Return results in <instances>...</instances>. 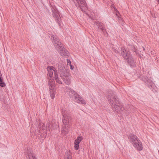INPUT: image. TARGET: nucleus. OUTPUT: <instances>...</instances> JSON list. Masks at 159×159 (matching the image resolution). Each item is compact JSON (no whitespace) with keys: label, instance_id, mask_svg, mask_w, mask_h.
Wrapping results in <instances>:
<instances>
[{"label":"nucleus","instance_id":"f257e3e1","mask_svg":"<svg viewBox=\"0 0 159 159\" xmlns=\"http://www.w3.org/2000/svg\"><path fill=\"white\" fill-rule=\"evenodd\" d=\"M61 112L63 116L62 120L63 123L62 133L65 134L68 132V125L71 119V114L68 111H67L65 108L62 109Z\"/></svg>","mask_w":159,"mask_h":159},{"label":"nucleus","instance_id":"f03ea898","mask_svg":"<svg viewBox=\"0 0 159 159\" xmlns=\"http://www.w3.org/2000/svg\"><path fill=\"white\" fill-rule=\"evenodd\" d=\"M51 39L55 48L60 55L63 57L68 56V52L67 50H64V48L62 44L60 42L58 37L56 35H52Z\"/></svg>","mask_w":159,"mask_h":159},{"label":"nucleus","instance_id":"7ed1b4c3","mask_svg":"<svg viewBox=\"0 0 159 159\" xmlns=\"http://www.w3.org/2000/svg\"><path fill=\"white\" fill-rule=\"evenodd\" d=\"M108 100L110 105L114 110L117 113L121 112L124 110L122 104L120 103L118 98H116L114 95L109 96Z\"/></svg>","mask_w":159,"mask_h":159},{"label":"nucleus","instance_id":"20e7f679","mask_svg":"<svg viewBox=\"0 0 159 159\" xmlns=\"http://www.w3.org/2000/svg\"><path fill=\"white\" fill-rule=\"evenodd\" d=\"M47 70L48 71L47 74V77L48 81L49 82V80L51 79L52 82L55 83L54 78H55L56 82L59 84H61V81L59 79L57 71L56 70L55 67L52 66H48L47 67Z\"/></svg>","mask_w":159,"mask_h":159},{"label":"nucleus","instance_id":"39448f33","mask_svg":"<svg viewBox=\"0 0 159 159\" xmlns=\"http://www.w3.org/2000/svg\"><path fill=\"white\" fill-rule=\"evenodd\" d=\"M120 51L121 55L127 61L130 66L133 67L135 66L136 65V62L132 56L129 52H127L124 47H121Z\"/></svg>","mask_w":159,"mask_h":159},{"label":"nucleus","instance_id":"423d86ee","mask_svg":"<svg viewBox=\"0 0 159 159\" xmlns=\"http://www.w3.org/2000/svg\"><path fill=\"white\" fill-rule=\"evenodd\" d=\"M67 92L70 98L75 101L79 103L86 104L84 100L72 89L70 88H67Z\"/></svg>","mask_w":159,"mask_h":159},{"label":"nucleus","instance_id":"0eeeda50","mask_svg":"<svg viewBox=\"0 0 159 159\" xmlns=\"http://www.w3.org/2000/svg\"><path fill=\"white\" fill-rule=\"evenodd\" d=\"M58 73L64 82L67 85L71 83V76L64 67L59 66Z\"/></svg>","mask_w":159,"mask_h":159},{"label":"nucleus","instance_id":"6e6552de","mask_svg":"<svg viewBox=\"0 0 159 159\" xmlns=\"http://www.w3.org/2000/svg\"><path fill=\"white\" fill-rule=\"evenodd\" d=\"M75 5L78 8H80L83 12L86 11L88 9L85 0H75Z\"/></svg>","mask_w":159,"mask_h":159},{"label":"nucleus","instance_id":"1a4fd4ad","mask_svg":"<svg viewBox=\"0 0 159 159\" xmlns=\"http://www.w3.org/2000/svg\"><path fill=\"white\" fill-rule=\"evenodd\" d=\"M51 5L53 16L55 19L56 21L58 24H60L61 19L59 11L55 6H53L52 4H51Z\"/></svg>","mask_w":159,"mask_h":159},{"label":"nucleus","instance_id":"9d476101","mask_svg":"<svg viewBox=\"0 0 159 159\" xmlns=\"http://www.w3.org/2000/svg\"><path fill=\"white\" fill-rule=\"evenodd\" d=\"M52 81H52L50 79L48 84L49 86L50 97L52 99H53L55 97L56 90L55 89L54 82Z\"/></svg>","mask_w":159,"mask_h":159},{"label":"nucleus","instance_id":"9b49d317","mask_svg":"<svg viewBox=\"0 0 159 159\" xmlns=\"http://www.w3.org/2000/svg\"><path fill=\"white\" fill-rule=\"evenodd\" d=\"M128 139L129 141L133 145L138 141L139 139L138 137L133 134L130 133L128 136Z\"/></svg>","mask_w":159,"mask_h":159},{"label":"nucleus","instance_id":"f8f14e48","mask_svg":"<svg viewBox=\"0 0 159 159\" xmlns=\"http://www.w3.org/2000/svg\"><path fill=\"white\" fill-rule=\"evenodd\" d=\"M46 125V127L44 124H40L39 125L38 127L40 129H46L47 130H49L50 131H51L52 130V123L50 122H48Z\"/></svg>","mask_w":159,"mask_h":159},{"label":"nucleus","instance_id":"ddd939ff","mask_svg":"<svg viewBox=\"0 0 159 159\" xmlns=\"http://www.w3.org/2000/svg\"><path fill=\"white\" fill-rule=\"evenodd\" d=\"M25 155L27 159H36L34 154L30 148H27V152H25Z\"/></svg>","mask_w":159,"mask_h":159},{"label":"nucleus","instance_id":"4468645a","mask_svg":"<svg viewBox=\"0 0 159 159\" xmlns=\"http://www.w3.org/2000/svg\"><path fill=\"white\" fill-rule=\"evenodd\" d=\"M143 80L144 81L145 84L150 89H152L153 87L154 84L152 81L148 77H145L144 79H143Z\"/></svg>","mask_w":159,"mask_h":159},{"label":"nucleus","instance_id":"2eb2a0df","mask_svg":"<svg viewBox=\"0 0 159 159\" xmlns=\"http://www.w3.org/2000/svg\"><path fill=\"white\" fill-rule=\"evenodd\" d=\"M83 139L82 137L80 135L78 136L75 140L74 142V148L75 150H78L79 148V143Z\"/></svg>","mask_w":159,"mask_h":159},{"label":"nucleus","instance_id":"dca6fc26","mask_svg":"<svg viewBox=\"0 0 159 159\" xmlns=\"http://www.w3.org/2000/svg\"><path fill=\"white\" fill-rule=\"evenodd\" d=\"M134 147L138 151H141L143 149V146L142 143L139 140L133 145Z\"/></svg>","mask_w":159,"mask_h":159},{"label":"nucleus","instance_id":"f3484780","mask_svg":"<svg viewBox=\"0 0 159 159\" xmlns=\"http://www.w3.org/2000/svg\"><path fill=\"white\" fill-rule=\"evenodd\" d=\"M64 159H72L71 153L70 151H67L65 152Z\"/></svg>","mask_w":159,"mask_h":159},{"label":"nucleus","instance_id":"a211bd4d","mask_svg":"<svg viewBox=\"0 0 159 159\" xmlns=\"http://www.w3.org/2000/svg\"><path fill=\"white\" fill-rule=\"evenodd\" d=\"M129 49L131 50L133 52H136L137 49L136 47L133 44H129L128 46Z\"/></svg>","mask_w":159,"mask_h":159},{"label":"nucleus","instance_id":"6ab92c4d","mask_svg":"<svg viewBox=\"0 0 159 159\" xmlns=\"http://www.w3.org/2000/svg\"><path fill=\"white\" fill-rule=\"evenodd\" d=\"M2 76L0 71V86L2 87H4L6 86L5 83L3 82V80L2 79Z\"/></svg>","mask_w":159,"mask_h":159},{"label":"nucleus","instance_id":"aec40b11","mask_svg":"<svg viewBox=\"0 0 159 159\" xmlns=\"http://www.w3.org/2000/svg\"><path fill=\"white\" fill-rule=\"evenodd\" d=\"M99 29H100L102 31L105 35H106L107 36L108 33L107 31V30L105 27L104 25L102 26V27L99 28Z\"/></svg>","mask_w":159,"mask_h":159},{"label":"nucleus","instance_id":"412c9836","mask_svg":"<svg viewBox=\"0 0 159 159\" xmlns=\"http://www.w3.org/2000/svg\"><path fill=\"white\" fill-rule=\"evenodd\" d=\"M94 24L97 26L98 29H99L104 25L103 23L99 21H97L95 22Z\"/></svg>","mask_w":159,"mask_h":159},{"label":"nucleus","instance_id":"4be33fe9","mask_svg":"<svg viewBox=\"0 0 159 159\" xmlns=\"http://www.w3.org/2000/svg\"><path fill=\"white\" fill-rule=\"evenodd\" d=\"M67 62L68 63V64L69 63V65L70 64H71V62L70 60L67 59Z\"/></svg>","mask_w":159,"mask_h":159},{"label":"nucleus","instance_id":"5701e85b","mask_svg":"<svg viewBox=\"0 0 159 159\" xmlns=\"http://www.w3.org/2000/svg\"><path fill=\"white\" fill-rule=\"evenodd\" d=\"M70 69L71 70H73L74 68V67L71 65V64H70Z\"/></svg>","mask_w":159,"mask_h":159},{"label":"nucleus","instance_id":"b1692460","mask_svg":"<svg viewBox=\"0 0 159 159\" xmlns=\"http://www.w3.org/2000/svg\"><path fill=\"white\" fill-rule=\"evenodd\" d=\"M114 50L116 53H120L117 51V50H116L115 49H114Z\"/></svg>","mask_w":159,"mask_h":159},{"label":"nucleus","instance_id":"393cba45","mask_svg":"<svg viewBox=\"0 0 159 159\" xmlns=\"http://www.w3.org/2000/svg\"><path fill=\"white\" fill-rule=\"evenodd\" d=\"M116 15L118 17H119V16L118 15V14L117 13L116 14Z\"/></svg>","mask_w":159,"mask_h":159}]
</instances>
